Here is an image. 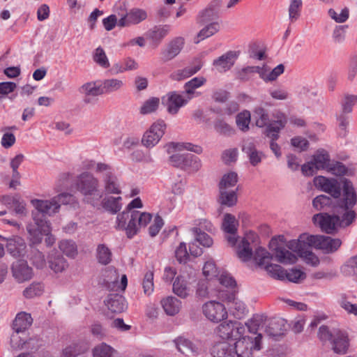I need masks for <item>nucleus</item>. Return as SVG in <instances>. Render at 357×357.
Here are the masks:
<instances>
[{
  "label": "nucleus",
  "mask_w": 357,
  "mask_h": 357,
  "mask_svg": "<svg viewBox=\"0 0 357 357\" xmlns=\"http://www.w3.org/2000/svg\"><path fill=\"white\" fill-rule=\"evenodd\" d=\"M31 204L36 211L32 212L34 224L40 229L41 232L48 233L50 231V223L46 220L45 216H51L58 213L60 204L54 197L50 200L33 199Z\"/></svg>",
  "instance_id": "f257e3e1"
},
{
  "label": "nucleus",
  "mask_w": 357,
  "mask_h": 357,
  "mask_svg": "<svg viewBox=\"0 0 357 357\" xmlns=\"http://www.w3.org/2000/svg\"><path fill=\"white\" fill-rule=\"evenodd\" d=\"M75 186L84 196V200L93 206L98 205L102 197L98 179L89 172H84L78 175Z\"/></svg>",
  "instance_id": "f03ea898"
},
{
  "label": "nucleus",
  "mask_w": 357,
  "mask_h": 357,
  "mask_svg": "<svg viewBox=\"0 0 357 357\" xmlns=\"http://www.w3.org/2000/svg\"><path fill=\"white\" fill-rule=\"evenodd\" d=\"M259 242V236L255 232L252 231L246 232L241 241L234 246L238 259L243 262L252 259L255 261L256 248L260 247L258 245Z\"/></svg>",
  "instance_id": "7ed1b4c3"
},
{
  "label": "nucleus",
  "mask_w": 357,
  "mask_h": 357,
  "mask_svg": "<svg viewBox=\"0 0 357 357\" xmlns=\"http://www.w3.org/2000/svg\"><path fill=\"white\" fill-rule=\"evenodd\" d=\"M272 255L266 249L262 247L256 248L255 252V262L261 268H264L271 277L284 280L285 271L281 266L271 263Z\"/></svg>",
  "instance_id": "20e7f679"
},
{
  "label": "nucleus",
  "mask_w": 357,
  "mask_h": 357,
  "mask_svg": "<svg viewBox=\"0 0 357 357\" xmlns=\"http://www.w3.org/2000/svg\"><path fill=\"white\" fill-rule=\"evenodd\" d=\"M287 247L296 252L306 264L316 266L319 264L318 257L312 251L313 247L308 241L301 238V235L297 240L289 241Z\"/></svg>",
  "instance_id": "39448f33"
},
{
  "label": "nucleus",
  "mask_w": 357,
  "mask_h": 357,
  "mask_svg": "<svg viewBox=\"0 0 357 357\" xmlns=\"http://www.w3.org/2000/svg\"><path fill=\"white\" fill-rule=\"evenodd\" d=\"M261 334H258L255 338L243 335L237 338L234 343V349L236 357H251L253 351H259L261 348Z\"/></svg>",
  "instance_id": "423d86ee"
},
{
  "label": "nucleus",
  "mask_w": 357,
  "mask_h": 357,
  "mask_svg": "<svg viewBox=\"0 0 357 357\" xmlns=\"http://www.w3.org/2000/svg\"><path fill=\"white\" fill-rule=\"evenodd\" d=\"M301 238L306 239L316 249L321 250L324 253H333L338 250L342 244L339 238H333L322 235L301 234Z\"/></svg>",
  "instance_id": "0eeeda50"
},
{
  "label": "nucleus",
  "mask_w": 357,
  "mask_h": 357,
  "mask_svg": "<svg viewBox=\"0 0 357 357\" xmlns=\"http://www.w3.org/2000/svg\"><path fill=\"white\" fill-rule=\"evenodd\" d=\"M96 172L102 174L104 189L107 193L116 195L121 193L119 179L112 167L105 163L98 162L96 165Z\"/></svg>",
  "instance_id": "6e6552de"
},
{
  "label": "nucleus",
  "mask_w": 357,
  "mask_h": 357,
  "mask_svg": "<svg viewBox=\"0 0 357 357\" xmlns=\"http://www.w3.org/2000/svg\"><path fill=\"white\" fill-rule=\"evenodd\" d=\"M245 333V327L240 322L226 321L215 328V333L222 340H237Z\"/></svg>",
  "instance_id": "1a4fd4ad"
},
{
  "label": "nucleus",
  "mask_w": 357,
  "mask_h": 357,
  "mask_svg": "<svg viewBox=\"0 0 357 357\" xmlns=\"http://www.w3.org/2000/svg\"><path fill=\"white\" fill-rule=\"evenodd\" d=\"M202 312L207 319L214 323H219L227 318V309L222 303L210 301L202 305Z\"/></svg>",
  "instance_id": "9d476101"
},
{
  "label": "nucleus",
  "mask_w": 357,
  "mask_h": 357,
  "mask_svg": "<svg viewBox=\"0 0 357 357\" xmlns=\"http://www.w3.org/2000/svg\"><path fill=\"white\" fill-rule=\"evenodd\" d=\"M166 125L163 121L153 123L150 128L144 134L142 142L147 148H153L160 140L165 133Z\"/></svg>",
  "instance_id": "9b49d317"
},
{
  "label": "nucleus",
  "mask_w": 357,
  "mask_h": 357,
  "mask_svg": "<svg viewBox=\"0 0 357 357\" xmlns=\"http://www.w3.org/2000/svg\"><path fill=\"white\" fill-rule=\"evenodd\" d=\"M190 100L183 92L172 91L162 98L163 104L171 114H177L179 109L186 105Z\"/></svg>",
  "instance_id": "f8f14e48"
},
{
  "label": "nucleus",
  "mask_w": 357,
  "mask_h": 357,
  "mask_svg": "<svg viewBox=\"0 0 357 357\" xmlns=\"http://www.w3.org/2000/svg\"><path fill=\"white\" fill-rule=\"evenodd\" d=\"M238 221L234 215L226 213L222 222V229L225 233V238L231 247L236 245L238 241L237 230Z\"/></svg>",
  "instance_id": "ddd939ff"
},
{
  "label": "nucleus",
  "mask_w": 357,
  "mask_h": 357,
  "mask_svg": "<svg viewBox=\"0 0 357 357\" xmlns=\"http://www.w3.org/2000/svg\"><path fill=\"white\" fill-rule=\"evenodd\" d=\"M342 185V195L339 205L354 208L357 204V190L352 181L348 178H343Z\"/></svg>",
  "instance_id": "4468645a"
},
{
  "label": "nucleus",
  "mask_w": 357,
  "mask_h": 357,
  "mask_svg": "<svg viewBox=\"0 0 357 357\" xmlns=\"http://www.w3.org/2000/svg\"><path fill=\"white\" fill-rule=\"evenodd\" d=\"M314 184L317 188L331 195L335 199L339 198L341 195V188L335 178L319 176L314 178Z\"/></svg>",
  "instance_id": "2eb2a0df"
},
{
  "label": "nucleus",
  "mask_w": 357,
  "mask_h": 357,
  "mask_svg": "<svg viewBox=\"0 0 357 357\" xmlns=\"http://www.w3.org/2000/svg\"><path fill=\"white\" fill-rule=\"evenodd\" d=\"M0 240L6 242L7 251L13 257L18 258L25 255L26 245L22 237L12 236L6 238L0 234Z\"/></svg>",
  "instance_id": "dca6fc26"
},
{
  "label": "nucleus",
  "mask_w": 357,
  "mask_h": 357,
  "mask_svg": "<svg viewBox=\"0 0 357 357\" xmlns=\"http://www.w3.org/2000/svg\"><path fill=\"white\" fill-rule=\"evenodd\" d=\"M333 351L337 354H345L350 346L348 333L340 329H333V335L331 341Z\"/></svg>",
  "instance_id": "f3484780"
},
{
  "label": "nucleus",
  "mask_w": 357,
  "mask_h": 357,
  "mask_svg": "<svg viewBox=\"0 0 357 357\" xmlns=\"http://www.w3.org/2000/svg\"><path fill=\"white\" fill-rule=\"evenodd\" d=\"M312 220L315 225L319 226L323 231L327 234H333L340 227L338 218L335 215L318 213L313 216Z\"/></svg>",
  "instance_id": "a211bd4d"
},
{
  "label": "nucleus",
  "mask_w": 357,
  "mask_h": 357,
  "mask_svg": "<svg viewBox=\"0 0 357 357\" xmlns=\"http://www.w3.org/2000/svg\"><path fill=\"white\" fill-rule=\"evenodd\" d=\"M241 149L246 154L251 165L254 167L259 165L265 157L262 151L257 149L255 142L252 138L243 140Z\"/></svg>",
  "instance_id": "6ab92c4d"
},
{
  "label": "nucleus",
  "mask_w": 357,
  "mask_h": 357,
  "mask_svg": "<svg viewBox=\"0 0 357 357\" xmlns=\"http://www.w3.org/2000/svg\"><path fill=\"white\" fill-rule=\"evenodd\" d=\"M152 215L149 213L132 211L130 213L128 238H132L137 232L139 227L146 226L151 220Z\"/></svg>",
  "instance_id": "aec40b11"
},
{
  "label": "nucleus",
  "mask_w": 357,
  "mask_h": 357,
  "mask_svg": "<svg viewBox=\"0 0 357 357\" xmlns=\"http://www.w3.org/2000/svg\"><path fill=\"white\" fill-rule=\"evenodd\" d=\"M239 56L236 51H228L213 61V66L216 71L225 73L229 70L234 65Z\"/></svg>",
  "instance_id": "412c9836"
},
{
  "label": "nucleus",
  "mask_w": 357,
  "mask_h": 357,
  "mask_svg": "<svg viewBox=\"0 0 357 357\" xmlns=\"http://www.w3.org/2000/svg\"><path fill=\"white\" fill-rule=\"evenodd\" d=\"M212 282L208 280H201L197 284L196 295L202 298L217 297L225 299V291L222 289H213Z\"/></svg>",
  "instance_id": "4be33fe9"
},
{
  "label": "nucleus",
  "mask_w": 357,
  "mask_h": 357,
  "mask_svg": "<svg viewBox=\"0 0 357 357\" xmlns=\"http://www.w3.org/2000/svg\"><path fill=\"white\" fill-rule=\"evenodd\" d=\"M146 17L147 13L144 10L132 8L119 20L118 26L123 27L130 24H137Z\"/></svg>",
  "instance_id": "5701e85b"
},
{
  "label": "nucleus",
  "mask_w": 357,
  "mask_h": 357,
  "mask_svg": "<svg viewBox=\"0 0 357 357\" xmlns=\"http://www.w3.org/2000/svg\"><path fill=\"white\" fill-rule=\"evenodd\" d=\"M11 269L13 277L19 282H23L32 278V268L29 266L26 261L18 260L14 262Z\"/></svg>",
  "instance_id": "b1692460"
},
{
  "label": "nucleus",
  "mask_w": 357,
  "mask_h": 357,
  "mask_svg": "<svg viewBox=\"0 0 357 357\" xmlns=\"http://www.w3.org/2000/svg\"><path fill=\"white\" fill-rule=\"evenodd\" d=\"M184 45V40L178 37L169 43L167 47L161 52V59L167 62L176 57L182 50Z\"/></svg>",
  "instance_id": "393cba45"
},
{
  "label": "nucleus",
  "mask_w": 357,
  "mask_h": 357,
  "mask_svg": "<svg viewBox=\"0 0 357 357\" xmlns=\"http://www.w3.org/2000/svg\"><path fill=\"white\" fill-rule=\"evenodd\" d=\"M174 343L177 349L184 354L190 353L196 356L199 355L202 351L201 343L195 344L184 337H178L174 340Z\"/></svg>",
  "instance_id": "a878e982"
},
{
  "label": "nucleus",
  "mask_w": 357,
  "mask_h": 357,
  "mask_svg": "<svg viewBox=\"0 0 357 357\" xmlns=\"http://www.w3.org/2000/svg\"><path fill=\"white\" fill-rule=\"evenodd\" d=\"M335 215L338 218L340 227H347L349 226L356 219V213L352 208H346L338 205L335 209Z\"/></svg>",
  "instance_id": "bb28decb"
},
{
  "label": "nucleus",
  "mask_w": 357,
  "mask_h": 357,
  "mask_svg": "<svg viewBox=\"0 0 357 357\" xmlns=\"http://www.w3.org/2000/svg\"><path fill=\"white\" fill-rule=\"evenodd\" d=\"M35 340L32 338H29L26 340L25 334L23 335L22 332L15 331L10 336V346L13 349H33L35 348L32 342H34Z\"/></svg>",
  "instance_id": "cd10ccee"
},
{
  "label": "nucleus",
  "mask_w": 357,
  "mask_h": 357,
  "mask_svg": "<svg viewBox=\"0 0 357 357\" xmlns=\"http://www.w3.org/2000/svg\"><path fill=\"white\" fill-rule=\"evenodd\" d=\"M287 118L283 114H280L277 120L268 123L266 129V134L271 139L277 140L279 137L280 131L285 126Z\"/></svg>",
  "instance_id": "c85d7f7f"
},
{
  "label": "nucleus",
  "mask_w": 357,
  "mask_h": 357,
  "mask_svg": "<svg viewBox=\"0 0 357 357\" xmlns=\"http://www.w3.org/2000/svg\"><path fill=\"white\" fill-rule=\"evenodd\" d=\"M206 82V79L204 77H194L184 84L183 93L190 100L198 97L201 96V93L196 91V89L204 85Z\"/></svg>",
  "instance_id": "c756f323"
},
{
  "label": "nucleus",
  "mask_w": 357,
  "mask_h": 357,
  "mask_svg": "<svg viewBox=\"0 0 357 357\" xmlns=\"http://www.w3.org/2000/svg\"><path fill=\"white\" fill-rule=\"evenodd\" d=\"M221 300L231 303L229 308L235 317L241 319L245 314L247 310L245 303L236 298L233 294H227L225 292V299Z\"/></svg>",
  "instance_id": "7c9ffc66"
},
{
  "label": "nucleus",
  "mask_w": 357,
  "mask_h": 357,
  "mask_svg": "<svg viewBox=\"0 0 357 357\" xmlns=\"http://www.w3.org/2000/svg\"><path fill=\"white\" fill-rule=\"evenodd\" d=\"M354 105L352 100L347 95H345L341 102V112L337 117L339 126L342 129L347 128L349 123L347 114L352 112Z\"/></svg>",
  "instance_id": "2f4dec72"
},
{
  "label": "nucleus",
  "mask_w": 357,
  "mask_h": 357,
  "mask_svg": "<svg viewBox=\"0 0 357 357\" xmlns=\"http://www.w3.org/2000/svg\"><path fill=\"white\" fill-rule=\"evenodd\" d=\"M26 229L34 243H40L44 235L46 236L45 241L47 246H51L55 242V238L50 234L51 230L47 234L41 232L40 229L36 225H28Z\"/></svg>",
  "instance_id": "473e14b6"
},
{
  "label": "nucleus",
  "mask_w": 357,
  "mask_h": 357,
  "mask_svg": "<svg viewBox=\"0 0 357 357\" xmlns=\"http://www.w3.org/2000/svg\"><path fill=\"white\" fill-rule=\"evenodd\" d=\"M33 319L30 314L25 312H19L13 321V331L22 332L24 335L25 331L30 327Z\"/></svg>",
  "instance_id": "72a5a7b5"
},
{
  "label": "nucleus",
  "mask_w": 357,
  "mask_h": 357,
  "mask_svg": "<svg viewBox=\"0 0 357 357\" xmlns=\"http://www.w3.org/2000/svg\"><path fill=\"white\" fill-rule=\"evenodd\" d=\"M109 310L114 313H121L126 308L124 297L119 294H111L105 301Z\"/></svg>",
  "instance_id": "f704fd0d"
},
{
  "label": "nucleus",
  "mask_w": 357,
  "mask_h": 357,
  "mask_svg": "<svg viewBox=\"0 0 357 357\" xmlns=\"http://www.w3.org/2000/svg\"><path fill=\"white\" fill-rule=\"evenodd\" d=\"M277 261L283 264H294L297 261V257L287 248L278 245L273 248Z\"/></svg>",
  "instance_id": "c9c22d12"
},
{
  "label": "nucleus",
  "mask_w": 357,
  "mask_h": 357,
  "mask_svg": "<svg viewBox=\"0 0 357 357\" xmlns=\"http://www.w3.org/2000/svg\"><path fill=\"white\" fill-rule=\"evenodd\" d=\"M284 71V66L283 64H279L273 69L270 70L268 67L264 65L261 67L260 78L265 82H270L275 81L278 77L281 75Z\"/></svg>",
  "instance_id": "e433bc0d"
},
{
  "label": "nucleus",
  "mask_w": 357,
  "mask_h": 357,
  "mask_svg": "<svg viewBox=\"0 0 357 357\" xmlns=\"http://www.w3.org/2000/svg\"><path fill=\"white\" fill-rule=\"evenodd\" d=\"M170 30L171 26L167 24L155 26L149 31L148 36L155 45H158Z\"/></svg>",
  "instance_id": "4c0bfd02"
},
{
  "label": "nucleus",
  "mask_w": 357,
  "mask_h": 357,
  "mask_svg": "<svg viewBox=\"0 0 357 357\" xmlns=\"http://www.w3.org/2000/svg\"><path fill=\"white\" fill-rule=\"evenodd\" d=\"M161 305L165 313L169 316L178 313L181 307V302L174 296L163 298L161 301Z\"/></svg>",
  "instance_id": "58836bf2"
},
{
  "label": "nucleus",
  "mask_w": 357,
  "mask_h": 357,
  "mask_svg": "<svg viewBox=\"0 0 357 357\" xmlns=\"http://www.w3.org/2000/svg\"><path fill=\"white\" fill-rule=\"evenodd\" d=\"M220 189V198L219 202L222 205L231 207L234 206L237 202V190L238 188L226 190L224 188Z\"/></svg>",
  "instance_id": "ea45409f"
},
{
  "label": "nucleus",
  "mask_w": 357,
  "mask_h": 357,
  "mask_svg": "<svg viewBox=\"0 0 357 357\" xmlns=\"http://www.w3.org/2000/svg\"><path fill=\"white\" fill-rule=\"evenodd\" d=\"M213 357H236L234 347L227 342L215 344L212 349Z\"/></svg>",
  "instance_id": "a19ab883"
},
{
  "label": "nucleus",
  "mask_w": 357,
  "mask_h": 357,
  "mask_svg": "<svg viewBox=\"0 0 357 357\" xmlns=\"http://www.w3.org/2000/svg\"><path fill=\"white\" fill-rule=\"evenodd\" d=\"M48 263L50 268L55 273H61L68 266V262L63 257L57 255L55 252L54 255L51 254L48 256Z\"/></svg>",
  "instance_id": "79ce46f5"
},
{
  "label": "nucleus",
  "mask_w": 357,
  "mask_h": 357,
  "mask_svg": "<svg viewBox=\"0 0 357 357\" xmlns=\"http://www.w3.org/2000/svg\"><path fill=\"white\" fill-rule=\"evenodd\" d=\"M121 197H107L103 199L102 204L103 208L112 214H116L122 208Z\"/></svg>",
  "instance_id": "37998d69"
},
{
  "label": "nucleus",
  "mask_w": 357,
  "mask_h": 357,
  "mask_svg": "<svg viewBox=\"0 0 357 357\" xmlns=\"http://www.w3.org/2000/svg\"><path fill=\"white\" fill-rule=\"evenodd\" d=\"M173 291L181 298H186L189 295L188 282L183 275L176 277L173 283Z\"/></svg>",
  "instance_id": "c03bdc74"
},
{
  "label": "nucleus",
  "mask_w": 357,
  "mask_h": 357,
  "mask_svg": "<svg viewBox=\"0 0 357 357\" xmlns=\"http://www.w3.org/2000/svg\"><path fill=\"white\" fill-rule=\"evenodd\" d=\"M103 94H109L121 90L124 86V82L116 78L107 79L102 82Z\"/></svg>",
  "instance_id": "a18cd8bd"
},
{
  "label": "nucleus",
  "mask_w": 357,
  "mask_h": 357,
  "mask_svg": "<svg viewBox=\"0 0 357 357\" xmlns=\"http://www.w3.org/2000/svg\"><path fill=\"white\" fill-rule=\"evenodd\" d=\"M317 169H327L330 165V157L328 153L324 151H318L312 160Z\"/></svg>",
  "instance_id": "49530a36"
},
{
  "label": "nucleus",
  "mask_w": 357,
  "mask_h": 357,
  "mask_svg": "<svg viewBox=\"0 0 357 357\" xmlns=\"http://www.w3.org/2000/svg\"><path fill=\"white\" fill-rule=\"evenodd\" d=\"M79 91L86 96H98L103 94L102 84L98 82H86L81 86Z\"/></svg>",
  "instance_id": "de8ad7c7"
},
{
  "label": "nucleus",
  "mask_w": 357,
  "mask_h": 357,
  "mask_svg": "<svg viewBox=\"0 0 357 357\" xmlns=\"http://www.w3.org/2000/svg\"><path fill=\"white\" fill-rule=\"evenodd\" d=\"M89 349L86 344L78 343L66 347L62 352L61 357H76L85 353Z\"/></svg>",
  "instance_id": "09e8293b"
},
{
  "label": "nucleus",
  "mask_w": 357,
  "mask_h": 357,
  "mask_svg": "<svg viewBox=\"0 0 357 357\" xmlns=\"http://www.w3.org/2000/svg\"><path fill=\"white\" fill-rule=\"evenodd\" d=\"M328 171L337 176H352L354 175V172L353 169L347 168L343 163L340 162H335L333 164H330L328 168Z\"/></svg>",
  "instance_id": "8fccbe9b"
},
{
  "label": "nucleus",
  "mask_w": 357,
  "mask_h": 357,
  "mask_svg": "<svg viewBox=\"0 0 357 357\" xmlns=\"http://www.w3.org/2000/svg\"><path fill=\"white\" fill-rule=\"evenodd\" d=\"M96 257L100 264L107 265L111 262L112 254L105 244H100L96 248Z\"/></svg>",
  "instance_id": "3c124183"
},
{
  "label": "nucleus",
  "mask_w": 357,
  "mask_h": 357,
  "mask_svg": "<svg viewBox=\"0 0 357 357\" xmlns=\"http://www.w3.org/2000/svg\"><path fill=\"white\" fill-rule=\"evenodd\" d=\"M302 6V1L290 0L288 8L289 20L290 23H294L300 18Z\"/></svg>",
  "instance_id": "603ef678"
},
{
  "label": "nucleus",
  "mask_w": 357,
  "mask_h": 357,
  "mask_svg": "<svg viewBox=\"0 0 357 357\" xmlns=\"http://www.w3.org/2000/svg\"><path fill=\"white\" fill-rule=\"evenodd\" d=\"M167 151L169 153L174 150H183L186 149L196 153H201L202 152V148L198 145H195L191 143H175L172 142L167 145Z\"/></svg>",
  "instance_id": "864d4df0"
},
{
  "label": "nucleus",
  "mask_w": 357,
  "mask_h": 357,
  "mask_svg": "<svg viewBox=\"0 0 357 357\" xmlns=\"http://www.w3.org/2000/svg\"><path fill=\"white\" fill-rule=\"evenodd\" d=\"M60 250L68 257H75L77 255V247L72 240H62L59 242Z\"/></svg>",
  "instance_id": "5fc2aeb1"
},
{
  "label": "nucleus",
  "mask_w": 357,
  "mask_h": 357,
  "mask_svg": "<svg viewBox=\"0 0 357 357\" xmlns=\"http://www.w3.org/2000/svg\"><path fill=\"white\" fill-rule=\"evenodd\" d=\"M253 116L257 127L264 128L269 123L268 112L261 107H258L253 111Z\"/></svg>",
  "instance_id": "6e6d98bb"
},
{
  "label": "nucleus",
  "mask_w": 357,
  "mask_h": 357,
  "mask_svg": "<svg viewBox=\"0 0 357 357\" xmlns=\"http://www.w3.org/2000/svg\"><path fill=\"white\" fill-rule=\"evenodd\" d=\"M238 182V174L234 172H229L225 174L220 182L219 188L230 190L236 186Z\"/></svg>",
  "instance_id": "4d7b16f0"
},
{
  "label": "nucleus",
  "mask_w": 357,
  "mask_h": 357,
  "mask_svg": "<svg viewBox=\"0 0 357 357\" xmlns=\"http://www.w3.org/2000/svg\"><path fill=\"white\" fill-rule=\"evenodd\" d=\"M202 166V163L198 157L192 153H187V158L183 164V169L193 173L198 171Z\"/></svg>",
  "instance_id": "13d9d810"
},
{
  "label": "nucleus",
  "mask_w": 357,
  "mask_h": 357,
  "mask_svg": "<svg viewBox=\"0 0 357 357\" xmlns=\"http://www.w3.org/2000/svg\"><path fill=\"white\" fill-rule=\"evenodd\" d=\"M192 233L195 234V240L204 248H210L213 244V238L206 233L200 231V228H192Z\"/></svg>",
  "instance_id": "bf43d9fd"
},
{
  "label": "nucleus",
  "mask_w": 357,
  "mask_h": 357,
  "mask_svg": "<svg viewBox=\"0 0 357 357\" xmlns=\"http://www.w3.org/2000/svg\"><path fill=\"white\" fill-rule=\"evenodd\" d=\"M93 61L103 68H108L110 66L109 59L105 50L101 47H97L92 54Z\"/></svg>",
  "instance_id": "052dcab7"
},
{
  "label": "nucleus",
  "mask_w": 357,
  "mask_h": 357,
  "mask_svg": "<svg viewBox=\"0 0 357 357\" xmlns=\"http://www.w3.org/2000/svg\"><path fill=\"white\" fill-rule=\"evenodd\" d=\"M174 256L179 264H186L190 261V257L187 248V244L181 242L174 250Z\"/></svg>",
  "instance_id": "680f3d73"
},
{
  "label": "nucleus",
  "mask_w": 357,
  "mask_h": 357,
  "mask_svg": "<svg viewBox=\"0 0 357 357\" xmlns=\"http://www.w3.org/2000/svg\"><path fill=\"white\" fill-rule=\"evenodd\" d=\"M203 274L206 278V280H210L212 282L219 275V271L215 262L213 260L207 261L203 267Z\"/></svg>",
  "instance_id": "e2e57ef3"
},
{
  "label": "nucleus",
  "mask_w": 357,
  "mask_h": 357,
  "mask_svg": "<svg viewBox=\"0 0 357 357\" xmlns=\"http://www.w3.org/2000/svg\"><path fill=\"white\" fill-rule=\"evenodd\" d=\"M214 128L220 135L230 136L234 134V129L220 118L215 119L214 121Z\"/></svg>",
  "instance_id": "0e129e2a"
},
{
  "label": "nucleus",
  "mask_w": 357,
  "mask_h": 357,
  "mask_svg": "<svg viewBox=\"0 0 357 357\" xmlns=\"http://www.w3.org/2000/svg\"><path fill=\"white\" fill-rule=\"evenodd\" d=\"M220 26L218 22H213L205 26L199 32L197 37L199 38V40L197 41V43H199L201 40H204L214 35L220 30Z\"/></svg>",
  "instance_id": "69168bd1"
},
{
  "label": "nucleus",
  "mask_w": 357,
  "mask_h": 357,
  "mask_svg": "<svg viewBox=\"0 0 357 357\" xmlns=\"http://www.w3.org/2000/svg\"><path fill=\"white\" fill-rule=\"evenodd\" d=\"M202 67L201 62L194 66H188L182 70H178L173 76L176 79L188 78L197 73Z\"/></svg>",
  "instance_id": "338daca9"
},
{
  "label": "nucleus",
  "mask_w": 357,
  "mask_h": 357,
  "mask_svg": "<svg viewBox=\"0 0 357 357\" xmlns=\"http://www.w3.org/2000/svg\"><path fill=\"white\" fill-rule=\"evenodd\" d=\"M114 349L105 343H101L93 349V357H114Z\"/></svg>",
  "instance_id": "774afa93"
}]
</instances>
